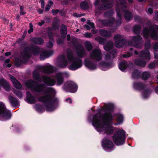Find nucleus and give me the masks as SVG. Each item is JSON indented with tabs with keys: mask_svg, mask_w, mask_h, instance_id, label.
<instances>
[{
	"mask_svg": "<svg viewBox=\"0 0 158 158\" xmlns=\"http://www.w3.org/2000/svg\"><path fill=\"white\" fill-rule=\"evenodd\" d=\"M76 54L79 57H74L71 49H68L67 51V59L64 54L60 55L58 58L57 66L61 68L66 67L68 62H71L69 69L72 70H75L81 67L82 61L81 58H83L87 55V53L83 46L81 44L77 45L76 48Z\"/></svg>",
	"mask_w": 158,
	"mask_h": 158,
	"instance_id": "3",
	"label": "nucleus"
},
{
	"mask_svg": "<svg viewBox=\"0 0 158 158\" xmlns=\"http://www.w3.org/2000/svg\"><path fill=\"white\" fill-rule=\"evenodd\" d=\"M117 115V123L115 124V125L122 123L123 121V116L122 114H118Z\"/></svg>",
	"mask_w": 158,
	"mask_h": 158,
	"instance_id": "30",
	"label": "nucleus"
},
{
	"mask_svg": "<svg viewBox=\"0 0 158 158\" xmlns=\"http://www.w3.org/2000/svg\"><path fill=\"white\" fill-rule=\"evenodd\" d=\"M102 2L105 3L100 5L98 8L101 10H105L111 8L113 5V2L109 0H101Z\"/></svg>",
	"mask_w": 158,
	"mask_h": 158,
	"instance_id": "17",
	"label": "nucleus"
},
{
	"mask_svg": "<svg viewBox=\"0 0 158 158\" xmlns=\"http://www.w3.org/2000/svg\"><path fill=\"white\" fill-rule=\"evenodd\" d=\"M119 69L122 71H124L127 67V64L125 61L121 62L118 64Z\"/></svg>",
	"mask_w": 158,
	"mask_h": 158,
	"instance_id": "27",
	"label": "nucleus"
},
{
	"mask_svg": "<svg viewBox=\"0 0 158 158\" xmlns=\"http://www.w3.org/2000/svg\"><path fill=\"white\" fill-rule=\"evenodd\" d=\"M11 116L10 111L6 109L2 102H0V120L4 121L8 119Z\"/></svg>",
	"mask_w": 158,
	"mask_h": 158,
	"instance_id": "10",
	"label": "nucleus"
},
{
	"mask_svg": "<svg viewBox=\"0 0 158 158\" xmlns=\"http://www.w3.org/2000/svg\"><path fill=\"white\" fill-rule=\"evenodd\" d=\"M126 2L121 4H117L116 6V11L117 14V20L116 21V25L118 26L121 24L123 12H124V17L127 20H130L132 18V13L129 10H126Z\"/></svg>",
	"mask_w": 158,
	"mask_h": 158,
	"instance_id": "5",
	"label": "nucleus"
},
{
	"mask_svg": "<svg viewBox=\"0 0 158 158\" xmlns=\"http://www.w3.org/2000/svg\"><path fill=\"white\" fill-rule=\"evenodd\" d=\"M99 33L101 35L106 38L110 37L111 35L110 31L103 29L100 30Z\"/></svg>",
	"mask_w": 158,
	"mask_h": 158,
	"instance_id": "22",
	"label": "nucleus"
},
{
	"mask_svg": "<svg viewBox=\"0 0 158 158\" xmlns=\"http://www.w3.org/2000/svg\"><path fill=\"white\" fill-rule=\"evenodd\" d=\"M114 11L113 10H109L106 12L105 13V15L107 17L112 16L113 14Z\"/></svg>",
	"mask_w": 158,
	"mask_h": 158,
	"instance_id": "41",
	"label": "nucleus"
},
{
	"mask_svg": "<svg viewBox=\"0 0 158 158\" xmlns=\"http://www.w3.org/2000/svg\"><path fill=\"white\" fill-rule=\"evenodd\" d=\"M148 13L150 14H151L153 12V10L152 8H148V10L147 11Z\"/></svg>",
	"mask_w": 158,
	"mask_h": 158,
	"instance_id": "53",
	"label": "nucleus"
},
{
	"mask_svg": "<svg viewBox=\"0 0 158 158\" xmlns=\"http://www.w3.org/2000/svg\"><path fill=\"white\" fill-rule=\"evenodd\" d=\"M10 62V59H6L4 62V64H7L8 63Z\"/></svg>",
	"mask_w": 158,
	"mask_h": 158,
	"instance_id": "59",
	"label": "nucleus"
},
{
	"mask_svg": "<svg viewBox=\"0 0 158 158\" xmlns=\"http://www.w3.org/2000/svg\"><path fill=\"white\" fill-rule=\"evenodd\" d=\"M132 55V53L131 52V53H130L129 52L127 53V54H123V57L124 58H128L129 57H130V56H131Z\"/></svg>",
	"mask_w": 158,
	"mask_h": 158,
	"instance_id": "44",
	"label": "nucleus"
},
{
	"mask_svg": "<svg viewBox=\"0 0 158 158\" xmlns=\"http://www.w3.org/2000/svg\"><path fill=\"white\" fill-rule=\"evenodd\" d=\"M63 42V39H58L57 40V44H62Z\"/></svg>",
	"mask_w": 158,
	"mask_h": 158,
	"instance_id": "52",
	"label": "nucleus"
},
{
	"mask_svg": "<svg viewBox=\"0 0 158 158\" xmlns=\"http://www.w3.org/2000/svg\"><path fill=\"white\" fill-rule=\"evenodd\" d=\"M102 145L104 149L106 152H111L114 148L113 142L106 138L102 140Z\"/></svg>",
	"mask_w": 158,
	"mask_h": 158,
	"instance_id": "14",
	"label": "nucleus"
},
{
	"mask_svg": "<svg viewBox=\"0 0 158 158\" xmlns=\"http://www.w3.org/2000/svg\"><path fill=\"white\" fill-rule=\"evenodd\" d=\"M141 19V18L138 15H136L134 19L136 21L139 22Z\"/></svg>",
	"mask_w": 158,
	"mask_h": 158,
	"instance_id": "48",
	"label": "nucleus"
},
{
	"mask_svg": "<svg viewBox=\"0 0 158 158\" xmlns=\"http://www.w3.org/2000/svg\"><path fill=\"white\" fill-rule=\"evenodd\" d=\"M50 8V6L49 5L46 6L45 7V10L46 11H48Z\"/></svg>",
	"mask_w": 158,
	"mask_h": 158,
	"instance_id": "58",
	"label": "nucleus"
},
{
	"mask_svg": "<svg viewBox=\"0 0 158 158\" xmlns=\"http://www.w3.org/2000/svg\"><path fill=\"white\" fill-rule=\"evenodd\" d=\"M119 2H120V4H121L122 3L126 2V0H119Z\"/></svg>",
	"mask_w": 158,
	"mask_h": 158,
	"instance_id": "60",
	"label": "nucleus"
},
{
	"mask_svg": "<svg viewBox=\"0 0 158 158\" xmlns=\"http://www.w3.org/2000/svg\"><path fill=\"white\" fill-rule=\"evenodd\" d=\"M69 76V74L66 72H59L56 74L55 77L56 79L57 85H61L64 81V77L67 78Z\"/></svg>",
	"mask_w": 158,
	"mask_h": 158,
	"instance_id": "15",
	"label": "nucleus"
},
{
	"mask_svg": "<svg viewBox=\"0 0 158 158\" xmlns=\"http://www.w3.org/2000/svg\"><path fill=\"white\" fill-rule=\"evenodd\" d=\"M131 38V41L128 43L129 45L134 46L137 48H139L142 47V44L141 43V41L142 37L141 36L138 35L132 36Z\"/></svg>",
	"mask_w": 158,
	"mask_h": 158,
	"instance_id": "13",
	"label": "nucleus"
},
{
	"mask_svg": "<svg viewBox=\"0 0 158 158\" xmlns=\"http://www.w3.org/2000/svg\"><path fill=\"white\" fill-rule=\"evenodd\" d=\"M27 102L30 104H32L35 103L36 98L33 97L29 92H27Z\"/></svg>",
	"mask_w": 158,
	"mask_h": 158,
	"instance_id": "20",
	"label": "nucleus"
},
{
	"mask_svg": "<svg viewBox=\"0 0 158 158\" xmlns=\"http://www.w3.org/2000/svg\"><path fill=\"white\" fill-rule=\"evenodd\" d=\"M56 20V22H54L52 23L53 28L54 29H59V26L58 25V20L57 19H55Z\"/></svg>",
	"mask_w": 158,
	"mask_h": 158,
	"instance_id": "40",
	"label": "nucleus"
},
{
	"mask_svg": "<svg viewBox=\"0 0 158 158\" xmlns=\"http://www.w3.org/2000/svg\"><path fill=\"white\" fill-rule=\"evenodd\" d=\"M153 49L155 51H158V42L155 44L153 47Z\"/></svg>",
	"mask_w": 158,
	"mask_h": 158,
	"instance_id": "46",
	"label": "nucleus"
},
{
	"mask_svg": "<svg viewBox=\"0 0 158 158\" xmlns=\"http://www.w3.org/2000/svg\"><path fill=\"white\" fill-rule=\"evenodd\" d=\"M37 11L39 14H42L43 12V10H41V9H38Z\"/></svg>",
	"mask_w": 158,
	"mask_h": 158,
	"instance_id": "62",
	"label": "nucleus"
},
{
	"mask_svg": "<svg viewBox=\"0 0 158 158\" xmlns=\"http://www.w3.org/2000/svg\"><path fill=\"white\" fill-rule=\"evenodd\" d=\"M114 39L115 41V45L117 48H120L122 47L125 43V40L120 35L117 34L115 35Z\"/></svg>",
	"mask_w": 158,
	"mask_h": 158,
	"instance_id": "16",
	"label": "nucleus"
},
{
	"mask_svg": "<svg viewBox=\"0 0 158 158\" xmlns=\"http://www.w3.org/2000/svg\"><path fill=\"white\" fill-rule=\"evenodd\" d=\"M10 78L15 87L18 89H20L21 88V84L15 77L11 75H10Z\"/></svg>",
	"mask_w": 158,
	"mask_h": 158,
	"instance_id": "19",
	"label": "nucleus"
},
{
	"mask_svg": "<svg viewBox=\"0 0 158 158\" xmlns=\"http://www.w3.org/2000/svg\"><path fill=\"white\" fill-rule=\"evenodd\" d=\"M115 19L113 17H111L109 20H102V23L105 26H108L111 25L115 22Z\"/></svg>",
	"mask_w": 158,
	"mask_h": 158,
	"instance_id": "24",
	"label": "nucleus"
},
{
	"mask_svg": "<svg viewBox=\"0 0 158 158\" xmlns=\"http://www.w3.org/2000/svg\"><path fill=\"white\" fill-rule=\"evenodd\" d=\"M40 52V58L44 60L52 55L54 52L52 50H43V48L37 46L32 47L31 48L28 47L25 48L21 53L20 59L22 62L25 63L32 54L34 56L39 55Z\"/></svg>",
	"mask_w": 158,
	"mask_h": 158,
	"instance_id": "4",
	"label": "nucleus"
},
{
	"mask_svg": "<svg viewBox=\"0 0 158 158\" xmlns=\"http://www.w3.org/2000/svg\"><path fill=\"white\" fill-rule=\"evenodd\" d=\"M84 45L87 50L88 51H90L92 50V45L90 42L89 41L85 42L84 43Z\"/></svg>",
	"mask_w": 158,
	"mask_h": 158,
	"instance_id": "33",
	"label": "nucleus"
},
{
	"mask_svg": "<svg viewBox=\"0 0 158 158\" xmlns=\"http://www.w3.org/2000/svg\"><path fill=\"white\" fill-rule=\"evenodd\" d=\"M113 108L112 104H105L98 110V113L94 116L92 119H89L96 130L100 133L110 134L113 132L114 129L112 123L115 116L113 113Z\"/></svg>",
	"mask_w": 158,
	"mask_h": 158,
	"instance_id": "2",
	"label": "nucleus"
},
{
	"mask_svg": "<svg viewBox=\"0 0 158 158\" xmlns=\"http://www.w3.org/2000/svg\"><path fill=\"white\" fill-rule=\"evenodd\" d=\"M13 93L19 98H22L23 95L21 91L17 90H14Z\"/></svg>",
	"mask_w": 158,
	"mask_h": 158,
	"instance_id": "39",
	"label": "nucleus"
},
{
	"mask_svg": "<svg viewBox=\"0 0 158 158\" xmlns=\"http://www.w3.org/2000/svg\"><path fill=\"white\" fill-rule=\"evenodd\" d=\"M59 10H52V13L53 15H56L59 12Z\"/></svg>",
	"mask_w": 158,
	"mask_h": 158,
	"instance_id": "51",
	"label": "nucleus"
},
{
	"mask_svg": "<svg viewBox=\"0 0 158 158\" xmlns=\"http://www.w3.org/2000/svg\"><path fill=\"white\" fill-rule=\"evenodd\" d=\"M31 40L33 43L39 45L42 44L44 43L43 40L41 38L34 37L32 38Z\"/></svg>",
	"mask_w": 158,
	"mask_h": 158,
	"instance_id": "23",
	"label": "nucleus"
},
{
	"mask_svg": "<svg viewBox=\"0 0 158 158\" xmlns=\"http://www.w3.org/2000/svg\"><path fill=\"white\" fill-rule=\"evenodd\" d=\"M156 17V20L158 21V12H156L155 14Z\"/></svg>",
	"mask_w": 158,
	"mask_h": 158,
	"instance_id": "64",
	"label": "nucleus"
},
{
	"mask_svg": "<svg viewBox=\"0 0 158 158\" xmlns=\"http://www.w3.org/2000/svg\"><path fill=\"white\" fill-rule=\"evenodd\" d=\"M84 36L85 37L87 38H90L92 36V35L91 33H88V32L84 34Z\"/></svg>",
	"mask_w": 158,
	"mask_h": 158,
	"instance_id": "45",
	"label": "nucleus"
},
{
	"mask_svg": "<svg viewBox=\"0 0 158 158\" xmlns=\"http://www.w3.org/2000/svg\"><path fill=\"white\" fill-rule=\"evenodd\" d=\"M156 17V20L158 21V12H156L155 14Z\"/></svg>",
	"mask_w": 158,
	"mask_h": 158,
	"instance_id": "63",
	"label": "nucleus"
},
{
	"mask_svg": "<svg viewBox=\"0 0 158 158\" xmlns=\"http://www.w3.org/2000/svg\"><path fill=\"white\" fill-rule=\"evenodd\" d=\"M63 88V89L66 92L74 93L77 91L78 87L77 85L74 82L69 81L64 84Z\"/></svg>",
	"mask_w": 158,
	"mask_h": 158,
	"instance_id": "11",
	"label": "nucleus"
},
{
	"mask_svg": "<svg viewBox=\"0 0 158 158\" xmlns=\"http://www.w3.org/2000/svg\"><path fill=\"white\" fill-rule=\"evenodd\" d=\"M100 2V0H95L94 3V5L96 7H97L98 6Z\"/></svg>",
	"mask_w": 158,
	"mask_h": 158,
	"instance_id": "49",
	"label": "nucleus"
},
{
	"mask_svg": "<svg viewBox=\"0 0 158 158\" xmlns=\"http://www.w3.org/2000/svg\"><path fill=\"white\" fill-rule=\"evenodd\" d=\"M84 65L86 67L90 70H93L96 68V65L89 58H86L85 59Z\"/></svg>",
	"mask_w": 158,
	"mask_h": 158,
	"instance_id": "18",
	"label": "nucleus"
},
{
	"mask_svg": "<svg viewBox=\"0 0 158 158\" xmlns=\"http://www.w3.org/2000/svg\"><path fill=\"white\" fill-rule=\"evenodd\" d=\"M157 65L156 64V62L154 61L152 63H150L148 65V67L151 69L154 68Z\"/></svg>",
	"mask_w": 158,
	"mask_h": 158,
	"instance_id": "42",
	"label": "nucleus"
},
{
	"mask_svg": "<svg viewBox=\"0 0 158 158\" xmlns=\"http://www.w3.org/2000/svg\"><path fill=\"white\" fill-rule=\"evenodd\" d=\"M35 110L39 113H41L44 110L43 106L40 105H36L34 106Z\"/></svg>",
	"mask_w": 158,
	"mask_h": 158,
	"instance_id": "36",
	"label": "nucleus"
},
{
	"mask_svg": "<svg viewBox=\"0 0 158 158\" xmlns=\"http://www.w3.org/2000/svg\"><path fill=\"white\" fill-rule=\"evenodd\" d=\"M95 39L98 41L100 44L101 45H104L106 41L104 39L100 36L95 37Z\"/></svg>",
	"mask_w": 158,
	"mask_h": 158,
	"instance_id": "34",
	"label": "nucleus"
},
{
	"mask_svg": "<svg viewBox=\"0 0 158 158\" xmlns=\"http://www.w3.org/2000/svg\"><path fill=\"white\" fill-rule=\"evenodd\" d=\"M60 33L62 35V37H65L67 33V28L64 25H62L60 28Z\"/></svg>",
	"mask_w": 158,
	"mask_h": 158,
	"instance_id": "28",
	"label": "nucleus"
},
{
	"mask_svg": "<svg viewBox=\"0 0 158 158\" xmlns=\"http://www.w3.org/2000/svg\"><path fill=\"white\" fill-rule=\"evenodd\" d=\"M82 2L81 4V6L82 8L86 9L88 8L89 5L90 4V2L89 0H87Z\"/></svg>",
	"mask_w": 158,
	"mask_h": 158,
	"instance_id": "29",
	"label": "nucleus"
},
{
	"mask_svg": "<svg viewBox=\"0 0 158 158\" xmlns=\"http://www.w3.org/2000/svg\"><path fill=\"white\" fill-rule=\"evenodd\" d=\"M66 101L67 102L69 103H72V100H71V99L70 98H69L66 99Z\"/></svg>",
	"mask_w": 158,
	"mask_h": 158,
	"instance_id": "57",
	"label": "nucleus"
},
{
	"mask_svg": "<svg viewBox=\"0 0 158 158\" xmlns=\"http://www.w3.org/2000/svg\"><path fill=\"white\" fill-rule=\"evenodd\" d=\"M150 76V73L148 72H145L142 74V78L143 80H147Z\"/></svg>",
	"mask_w": 158,
	"mask_h": 158,
	"instance_id": "38",
	"label": "nucleus"
},
{
	"mask_svg": "<svg viewBox=\"0 0 158 158\" xmlns=\"http://www.w3.org/2000/svg\"><path fill=\"white\" fill-rule=\"evenodd\" d=\"M117 54V51L113 50L110 52L107 53L104 55V61L101 62L99 64V66L101 69L106 71L114 66L112 60L115 57Z\"/></svg>",
	"mask_w": 158,
	"mask_h": 158,
	"instance_id": "6",
	"label": "nucleus"
},
{
	"mask_svg": "<svg viewBox=\"0 0 158 158\" xmlns=\"http://www.w3.org/2000/svg\"><path fill=\"white\" fill-rule=\"evenodd\" d=\"M139 56L140 58L136 59L135 63L138 66L144 67L146 64V62L143 60L145 59L149 60L150 59L149 52L148 49L142 51L140 53Z\"/></svg>",
	"mask_w": 158,
	"mask_h": 158,
	"instance_id": "7",
	"label": "nucleus"
},
{
	"mask_svg": "<svg viewBox=\"0 0 158 158\" xmlns=\"http://www.w3.org/2000/svg\"><path fill=\"white\" fill-rule=\"evenodd\" d=\"M45 23V22L44 20H41V22L38 23V24L39 26H41L43 25Z\"/></svg>",
	"mask_w": 158,
	"mask_h": 158,
	"instance_id": "56",
	"label": "nucleus"
},
{
	"mask_svg": "<svg viewBox=\"0 0 158 158\" xmlns=\"http://www.w3.org/2000/svg\"><path fill=\"white\" fill-rule=\"evenodd\" d=\"M0 85L3 87L4 88L6 91L9 90L10 87L9 83L3 78L0 79Z\"/></svg>",
	"mask_w": 158,
	"mask_h": 158,
	"instance_id": "21",
	"label": "nucleus"
},
{
	"mask_svg": "<svg viewBox=\"0 0 158 158\" xmlns=\"http://www.w3.org/2000/svg\"><path fill=\"white\" fill-rule=\"evenodd\" d=\"M90 58L96 61H99L102 59L101 50L99 48H96L92 51L90 54Z\"/></svg>",
	"mask_w": 158,
	"mask_h": 158,
	"instance_id": "12",
	"label": "nucleus"
},
{
	"mask_svg": "<svg viewBox=\"0 0 158 158\" xmlns=\"http://www.w3.org/2000/svg\"><path fill=\"white\" fill-rule=\"evenodd\" d=\"M140 26L137 25H135L133 28V32L136 34L139 33L140 32Z\"/></svg>",
	"mask_w": 158,
	"mask_h": 158,
	"instance_id": "37",
	"label": "nucleus"
},
{
	"mask_svg": "<svg viewBox=\"0 0 158 158\" xmlns=\"http://www.w3.org/2000/svg\"><path fill=\"white\" fill-rule=\"evenodd\" d=\"M84 27L86 28L87 30L90 29L91 28H93L94 27V23H91L88 21L87 22V24L84 25Z\"/></svg>",
	"mask_w": 158,
	"mask_h": 158,
	"instance_id": "35",
	"label": "nucleus"
},
{
	"mask_svg": "<svg viewBox=\"0 0 158 158\" xmlns=\"http://www.w3.org/2000/svg\"><path fill=\"white\" fill-rule=\"evenodd\" d=\"M145 47L146 48L148 49L150 48V42L149 40L145 44Z\"/></svg>",
	"mask_w": 158,
	"mask_h": 158,
	"instance_id": "47",
	"label": "nucleus"
},
{
	"mask_svg": "<svg viewBox=\"0 0 158 158\" xmlns=\"http://www.w3.org/2000/svg\"><path fill=\"white\" fill-rule=\"evenodd\" d=\"M55 68L49 64L44 66H39L33 72V77L35 80L45 84H38L37 82L32 80H29L25 83L26 86L32 89L33 92L36 94H44L38 98L39 101L44 103L46 110L48 112L54 110L58 106V99L52 95L55 93V90L52 88L47 87L52 86L56 83V80L53 77H49L46 76H42V79L39 74L42 71L44 73H51L53 72Z\"/></svg>",
	"mask_w": 158,
	"mask_h": 158,
	"instance_id": "1",
	"label": "nucleus"
},
{
	"mask_svg": "<svg viewBox=\"0 0 158 158\" xmlns=\"http://www.w3.org/2000/svg\"><path fill=\"white\" fill-rule=\"evenodd\" d=\"M11 53L10 52H7L5 53V55L6 56H8L10 55H11Z\"/></svg>",
	"mask_w": 158,
	"mask_h": 158,
	"instance_id": "61",
	"label": "nucleus"
},
{
	"mask_svg": "<svg viewBox=\"0 0 158 158\" xmlns=\"http://www.w3.org/2000/svg\"><path fill=\"white\" fill-rule=\"evenodd\" d=\"M133 87L136 90L140 91H143L142 96L144 98H147L149 96L151 92L150 89H146V86L145 85L140 82H135L133 83Z\"/></svg>",
	"mask_w": 158,
	"mask_h": 158,
	"instance_id": "9",
	"label": "nucleus"
},
{
	"mask_svg": "<svg viewBox=\"0 0 158 158\" xmlns=\"http://www.w3.org/2000/svg\"><path fill=\"white\" fill-rule=\"evenodd\" d=\"M48 35L49 37V42L47 44L46 46L48 48H51L53 46V43L54 40L52 37V32H48Z\"/></svg>",
	"mask_w": 158,
	"mask_h": 158,
	"instance_id": "25",
	"label": "nucleus"
},
{
	"mask_svg": "<svg viewBox=\"0 0 158 158\" xmlns=\"http://www.w3.org/2000/svg\"><path fill=\"white\" fill-rule=\"evenodd\" d=\"M126 138L125 131L123 130H119L115 132L113 139L114 143L119 146L124 143Z\"/></svg>",
	"mask_w": 158,
	"mask_h": 158,
	"instance_id": "8",
	"label": "nucleus"
},
{
	"mask_svg": "<svg viewBox=\"0 0 158 158\" xmlns=\"http://www.w3.org/2000/svg\"><path fill=\"white\" fill-rule=\"evenodd\" d=\"M73 15L74 16L76 17H80L82 16V15L81 14H77V13H74Z\"/></svg>",
	"mask_w": 158,
	"mask_h": 158,
	"instance_id": "54",
	"label": "nucleus"
},
{
	"mask_svg": "<svg viewBox=\"0 0 158 158\" xmlns=\"http://www.w3.org/2000/svg\"><path fill=\"white\" fill-rule=\"evenodd\" d=\"M9 100L12 106H16L17 105V100L15 98L10 96L9 97Z\"/></svg>",
	"mask_w": 158,
	"mask_h": 158,
	"instance_id": "31",
	"label": "nucleus"
},
{
	"mask_svg": "<svg viewBox=\"0 0 158 158\" xmlns=\"http://www.w3.org/2000/svg\"><path fill=\"white\" fill-rule=\"evenodd\" d=\"M113 47V42L112 41H110L107 43L106 45L104 46L103 48L106 51H108L112 49Z\"/></svg>",
	"mask_w": 158,
	"mask_h": 158,
	"instance_id": "26",
	"label": "nucleus"
},
{
	"mask_svg": "<svg viewBox=\"0 0 158 158\" xmlns=\"http://www.w3.org/2000/svg\"><path fill=\"white\" fill-rule=\"evenodd\" d=\"M41 4V7L42 8H44V7L45 2L44 0H40Z\"/></svg>",
	"mask_w": 158,
	"mask_h": 158,
	"instance_id": "50",
	"label": "nucleus"
},
{
	"mask_svg": "<svg viewBox=\"0 0 158 158\" xmlns=\"http://www.w3.org/2000/svg\"><path fill=\"white\" fill-rule=\"evenodd\" d=\"M71 41H72V43L74 44L77 41V39L74 37L72 38Z\"/></svg>",
	"mask_w": 158,
	"mask_h": 158,
	"instance_id": "55",
	"label": "nucleus"
},
{
	"mask_svg": "<svg viewBox=\"0 0 158 158\" xmlns=\"http://www.w3.org/2000/svg\"><path fill=\"white\" fill-rule=\"evenodd\" d=\"M20 13L21 15H24L26 13L23 11L24 7L23 6H20Z\"/></svg>",
	"mask_w": 158,
	"mask_h": 158,
	"instance_id": "43",
	"label": "nucleus"
},
{
	"mask_svg": "<svg viewBox=\"0 0 158 158\" xmlns=\"http://www.w3.org/2000/svg\"><path fill=\"white\" fill-rule=\"evenodd\" d=\"M140 73L137 69L135 70L133 72L132 77L134 79H137L140 77Z\"/></svg>",
	"mask_w": 158,
	"mask_h": 158,
	"instance_id": "32",
	"label": "nucleus"
}]
</instances>
